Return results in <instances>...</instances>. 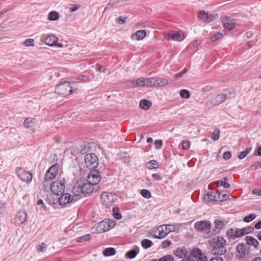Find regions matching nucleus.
Returning <instances> with one entry per match:
<instances>
[{
	"label": "nucleus",
	"instance_id": "nucleus-17",
	"mask_svg": "<svg viewBox=\"0 0 261 261\" xmlns=\"http://www.w3.org/2000/svg\"><path fill=\"white\" fill-rule=\"evenodd\" d=\"M191 255L195 258L197 261H207V256L201 252L199 249H194L191 252Z\"/></svg>",
	"mask_w": 261,
	"mask_h": 261
},
{
	"label": "nucleus",
	"instance_id": "nucleus-13",
	"mask_svg": "<svg viewBox=\"0 0 261 261\" xmlns=\"http://www.w3.org/2000/svg\"><path fill=\"white\" fill-rule=\"evenodd\" d=\"M168 40L181 41L185 38V35L181 31H178L175 33L167 34L165 36Z\"/></svg>",
	"mask_w": 261,
	"mask_h": 261
},
{
	"label": "nucleus",
	"instance_id": "nucleus-14",
	"mask_svg": "<svg viewBox=\"0 0 261 261\" xmlns=\"http://www.w3.org/2000/svg\"><path fill=\"white\" fill-rule=\"evenodd\" d=\"M214 222L215 227L212 230V235L219 233L221 230L223 229L226 225V223L225 222L219 219H215Z\"/></svg>",
	"mask_w": 261,
	"mask_h": 261
},
{
	"label": "nucleus",
	"instance_id": "nucleus-16",
	"mask_svg": "<svg viewBox=\"0 0 261 261\" xmlns=\"http://www.w3.org/2000/svg\"><path fill=\"white\" fill-rule=\"evenodd\" d=\"M168 233L167 226L165 225H162L158 228L155 233L154 234V238L162 239L165 238Z\"/></svg>",
	"mask_w": 261,
	"mask_h": 261
},
{
	"label": "nucleus",
	"instance_id": "nucleus-34",
	"mask_svg": "<svg viewBox=\"0 0 261 261\" xmlns=\"http://www.w3.org/2000/svg\"><path fill=\"white\" fill-rule=\"evenodd\" d=\"M146 36V32L144 30H139L137 31L135 34H133V37L135 36L137 40H142Z\"/></svg>",
	"mask_w": 261,
	"mask_h": 261
},
{
	"label": "nucleus",
	"instance_id": "nucleus-59",
	"mask_svg": "<svg viewBox=\"0 0 261 261\" xmlns=\"http://www.w3.org/2000/svg\"><path fill=\"white\" fill-rule=\"evenodd\" d=\"M187 71V69L185 68L184 70L182 71H180L174 75V77L176 78H178L181 77L185 73H186Z\"/></svg>",
	"mask_w": 261,
	"mask_h": 261
},
{
	"label": "nucleus",
	"instance_id": "nucleus-27",
	"mask_svg": "<svg viewBox=\"0 0 261 261\" xmlns=\"http://www.w3.org/2000/svg\"><path fill=\"white\" fill-rule=\"evenodd\" d=\"M36 119L33 118H27L24 120L23 125L25 127L31 128L35 125Z\"/></svg>",
	"mask_w": 261,
	"mask_h": 261
},
{
	"label": "nucleus",
	"instance_id": "nucleus-41",
	"mask_svg": "<svg viewBox=\"0 0 261 261\" xmlns=\"http://www.w3.org/2000/svg\"><path fill=\"white\" fill-rule=\"evenodd\" d=\"M59 168V165L57 164L53 165L50 168L47 170L49 172H50L53 174H55L56 176L58 173V170Z\"/></svg>",
	"mask_w": 261,
	"mask_h": 261
},
{
	"label": "nucleus",
	"instance_id": "nucleus-2",
	"mask_svg": "<svg viewBox=\"0 0 261 261\" xmlns=\"http://www.w3.org/2000/svg\"><path fill=\"white\" fill-rule=\"evenodd\" d=\"M94 190V185L88 181L82 184H76L72 188V193L75 196L80 195V194H88L92 193Z\"/></svg>",
	"mask_w": 261,
	"mask_h": 261
},
{
	"label": "nucleus",
	"instance_id": "nucleus-21",
	"mask_svg": "<svg viewBox=\"0 0 261 261\" xmlns=\"http://www.w3.org/2000/svg\"><path fill=\"white\" fill-rule=\"evenodd\" d=\"M58 41V38L54 35H49L44 39L45 43L50 46L56 45Z\"/></svg>",
	"mask_w": 261,
	"mask_h": 261
},
{
	"label": "nucleus",
	"instance_id": "nucleus-6",
	"mask_svg": "<svg viewBox=\"0 0 261 261\" xmlns=\"http://www.w3.org/2000/svg\"><path fill=\"white\" fill-rule=\"evenodd\" d=\"M66 181L64 178L56 180L51 183L50 191L55 195H60L64 193Z\"/></svg>",
	"mask_w": 261,
	"mask_h": 261
},
{
	"label": "nucleus",
	"instance_id": "nucleus-37",
	"mask_svg": "<svg viewBox=\"0 0 261 261\" xmlns=\"http://www.w3.org/2000/svg\"><path fill=\"white\" fill-rule=\"evenodd\" d=\"M155 77L145 78V87L155 86Z\"/></svg>",
	"mask_w": 261,
	"mask_h": 261
},
{
	"label": "nucleus",
	"instance_id": "nucleus-43",
	"mask_svg": "<svg viewBox=\"0 0 261 261\" xmlns=\"http://www.w3.org/2000/svg\"><path fill=\"white\" fill-rule=\"evenodd\" d=\"M256 218V215L254 214H250V215L245 216L243 218V221L245 222H250L253 220H254Z\"/></svg>",
	"mask_w": 261,
	"mask_h": 261
},
{
	"label": "nucleus",
	"instance_id": "nucleus-46",
	"mask_svg": "<svg viewBox=\"0 0 261 261\" xmlns=\"http://www.w3.org/2000/svg\"><path fill=\"white\" fill-rule=\"evenodd\" d=\"M223 36V34L220 32H217L211 37L212 41H216Z\"/></svg>",
	"mask_w": 261,
	"mask_h": 261
},
{
	"label": "nucleus",
	"instance_id": "nucleus-49",
	"mask_svg": "<svg viewBox=\"0 0 261 261\" xmlns=\"http://www.w3.org/2000/svg\"><path fill=\"white\" fill-rule=\"evenodd\" d=\"M56 177V175L50 172H49L47 171L46 173H45V176L44 177V179L45 180H48L49 181H51L53 179L55 178Z\"/></svg>",
	"mask_w": 261,
	"mask_h": 261
},
{
	"label": "nucleus",
	"instance_id": "nucleus-3",
	"mask_svg": "<svg viewBox=\"0 0 261 261\" xmlns=\"http://www.w3.org/2000/svg\"><path fill=\"white\" fill-rule=\"evenodd\" d=\"M194 228L196 231L203 233L205 238L212 236V231H211V224L209 221H198L194 224Z\"/></svg>",
	"mask_w": 261,
	"mask_h": 261
},
{
	"label": "nucleus",
	"instance_id": "nucleus-12",
	"mask_svg": "<svg viewBox=\"0 0 261 261\" xmlns=\"http://www.w3.org/2000/svg\"><path fill=\"white\" fill-rule=\"evenodd\" d=\"M226 236L229 240H234L241 237L239 229L238 228H230L226 232Z\"/></svg>",
	"mask_w": 261,
	"mask_h": 261
},
{
	"label": "nucleus",
	"instance_id": "nucleus-56",
	"mask_svg": "<svg viewBox=\"0 0 261 261\" xmlns=\"http://www.w3.org/2000/svg\"><path fill=\"white\" fill-rule=\"evenodd\" d=\"M182 148L184 150H188L190 148V143L187 141H183L182 142Z\"/></svg>",
	"mask_w": 261,
	"mask_h": 261
},
{
	"label": "nucleus",
	"instance_id": "nucleus-22",
	"mask_svg": "<svg viewBox=\"0 0 261 261\" xmlns=\"http://www.w3.org/2000/svg\"><path fill=\"white\" fill-rule=\"evenodd\" d=\"M245 241L246 242V245L253 246L255 249H258L259 246V242L255 238L251 236H246L245 237Z\"/></svg>",
	"mask_w": 261,
	"mask_h": 261
},
{
	"label": "nucleus",
	"instance_id": "nucleus-36",
	"mask_svg": "<svg viewBox=\"0 0 261 261\" xmlns=\"http://www.w3.org/2000/svg\"><path fill=\"white\" fill-rule=\"evenodd\" d=\"M141 245L143 248L147 249L151 247L153 245V242L148 239H143L141 242Z\"/></svg>",
	"mask_w": 261,
	"mask_h": 261
},
{
	"label": "nucleus",
	"instance_id": "nucleus-4",
	"mask_svg": "<svg viewBox=\"0 0 261 261\" xmlns=\"http://www.w3.org/2000/svg\"><path fill=\"white\" fill-rule=\"evenodd\" d=\"M250 246L244 243H239L237 246V256L242 261H246L250 254Z\"/></svg>",
	"mask_w": 261,
	"mask_h": 261
},
{
	"label": "nucleus",
	"instance_id": "nucleus-58",
	"mask_svg": "<svg viewBox=\"0 0 261 261\" xmlns=\"http://www.w3.org/2000/svg\"><path fill=\"white\" fill-rule=\"evenodd\" d=\"M231 153L230 151H226L223 153V157L225 160H228L230 159Z\"/></svg>",
	"mask_w": 261,
	"mask_h": 261
},
{
	"label": "nucleus",
	"instance_id": "nucleus-40",
	"mask_svg": "<svg viewBox=\"0 0 261 261\" xmlns=\"http://www.w3.org/2000/svg\"><path fill=\"white\" fill-rule=\"evenodd\" d=\"M132 83L139 87H145V78L143 77L138 79L135 81H132Z\"/></svg>",
	"mask_w": 261,
	"mask_h": 261
},
{
	"label": "nucleus",
	"instance_id": "nucleus-33",
	"mask_svg": "<svg viewBox=\"0 0 261 261\" xmlns=\"http://www.w3.org/2000/svg\"><path fill=\"white\" fill-rule=\"evenodd\" d=\"M50 181L49 180L47 179L45 180L44 179L42 182L41 190L45 192H47L50 190V186H51V184H50Z\"/></svg>",
	"mask_w": 261,
	"mask_h": 261
},
{
	"label": "nucleus",
	"instance_id": "nucleus-42",
	"mask_svg": "<svg viewBox=\"0 0 261 261\" xmlns=\"http://www.w3.org/2000/svg\"><path fill=\"white\" fill-rule=\"evenodd\" d=\"M251 149V148H246L244 151L241 152L238 155V158L240 160L244 159L250 152Z\"/></svg>",
	"mask_w": 261,
	"mask_h": 261
},
{
	"label": "nucleus",
	"instance_id": "nucleus-7",
	"mask_svg": "<svg viewBox=\"0 0 261 261\" xmlns=\"http://www.w3.org/2000/svg\"><path fill=\"white\" fill-rule=\"evenodd\" d=\"M85 163L86 166L89 169H94L99 164L97 155L94 153H88L85 156Z\"/></svg>",
	"mask_w": 261,
	"mask_h": 261
},
{
	"label": "nucleus",
	"instance_id": "nucleus-63",
	"mask_svg": "<svg viewBox=\"0 0 261 261\" xmlns=\"http://www.w3.org/2000/svg\"><path fill=\"white\" fill-rule=\"evenodd\" d=\"M240 234L241 237H243L247 234H248L246 228H243L242 229H239Z\"/></svg>",
	"mask_w": 261,
	"mask_h": 261
},
{
	"label": "nucleus",
	"instance_id": "nucleus-8",
	"mask_svg": "<svg viewBox=\"0 0 261 261\" xmlns=\"http://www.w3.org/2000/svg\"><path fill=\"white\" fill-rule=\"evenodd\" d=\"M218 15L217 14L206 13L204 11H199L198 13V18L203 22L209 23L216 20Z\"/></svg>",
	"mask_w": 261,
	"mask_h": 261
},
{
	"label": "nucleus",
	"instance_id": "nucleus-26",
	"mask_svg": "<svg viewBox=\"0 0 261 261\" xmlns=\"http://www.w3.org/2000/svg\"><path fill=\"white\" fill-rule=\"evenodd\" d=\"M228 179L227 177H224L222 180H217L216 182V185L217 187L223 186L224 188H229L230 185L227 182Z\"/></svg>",
	"mask_w": 261,
	"mask_h": 261
},
{
	"label": "nucleus",
	"instance_id": "nucleus-30",
	"mask_svg": "<svg viewBox=\"0 0 261 261\" xmlns=\"http://www.w3.org/2000/svg\"><path fill=\"white\" fill-rule=\"evenodd\" d=\"M225 193L222 192H219V191H217V196L218 198V201H222L227 200L229 198V194L225 191Z\"/></svg>",
	"mask_w": 261,
	"mask_h": 261
},
{
	"label": "nucleus",
	"instance_id": "nucleus-5",
	"mask_svg": "<svg viewBox=\"0 0 261 261\" xmlns=\"http://www.w3.org/2000/svg\"><path fill=\"white\" fill-rule=\"evenodd\" d=\"M56 93L59 95L63 96L68 95L71 94L73 90H72L69 82H65L58 84L55 88Z\"/></svg>",
	"mask_w": 261,
	"mask_h": 261
},
{
	"label": "nucleus",
	"instance_id": "nucleus-25",
	"mask_svg": "<svg viewBox=\"0 0 261 261\" xmlns=\"http://www.w3.org/2000/svg\"><path fill=\"white\" fill-rule=\"evenodd\" d=\"M139 251V248L138 246H136L134 249L127 251L125 254V257L127 258L133 259L136 256Z\"/></svg>",
	"mask_w": 261,
	"mask_h": 261
},
{
	"label": "nucleus",
	"instance_id": "nucleus-19",
	"mask_svg": "<svg viewBox=\"0 0 261 261\" xmlns=\"http://www.w3.org/2000/svg\"><path fill=\"white\" fill-rule=\"evenodd\" d=\"M27 214L25 211H19L17 213L15 217V222L16 224L20 225L23 224L27 220Z\"/></svg>",
	"mask_w": 261,
	"mask_h": 261
},
{
	"label": "nucleus",
	"instance_id": "nucleus-35",
	"mask_svg": "<svg viewBox=\"0 0 261 261\" xmlns=\"http://www.w3.org/2000/svg\"><path fill=\"white\" fill-rule=\"evenodd\" d=\"M48 18L50 21H56L59 18V14L56 11H51L49 13Z\"/></svg>",
	"mask_w": 261,
	"mask_h": 261
},
{
	"label": "nucleus",
	"instance_id": "nucleus-29",
	"mask_svg": "<svg viewBox=\"0 0 261 261\" xmlns=\"http://www.w3.org/2000/svg\"><path fill=\"white\" fill-rule=\"evenodd\" d=\"M151 105V102L147 99L141 100L139 103L140 108L144 110L149 109Z\"/></svg>",
	"mask_w": 261,
	"mask_h": 261
},
{
	"label": "nucleus",
	"instance_id": "nucleus-9",
	"mask_svg": "<svg viewBox=\"0 0 261 261\" xmlns=\"http://www.w3.org/2000/svg\"><path fill=\"white\" fill-rule=\"evenodd\" d=\"M16 173L20 179L23 181L29 182L32 179V174L22 168H16Z\"/></svg>",
	"mask_w": 261,
	"mask_h": 261
},
{
	"label": "nucleus",
	"instance_id": "nucleus-1",
	"mask_svg": "<svg viewBox=\"0 0 261 261\" xmlns=\"http://www.w3.org/2000/svg\"><path fill=\"white\" fill-rule=\"evenodd\" d=\"M226 240L222 237H216L208 241L209 245L212 247V252L215 255H223L226 252Z\"/></svg>",
	"mask_w": 261,
	"mask_h": 261
},
{
	"label": "nucleus",
	"instance_id": "nucleus-20",
	"mask_svg": "<svg viewBox=\"0 0 261 261\" xmlns=\"http://www.w3.org/2000/svg\"><path fill=\"white\" fill-rule=\"evenodd\" d=\"M223 22L224 27L229 31L236 26L234 20L227 16L224 17Z\"/></svg>",
	"mask_w": 261,
	"mask_h": 261
},
{
	"label": "nucleus",
	"instance_id": "nucleus-28",
	"mask_svg": "<svg viewBox=\"0 0 261 261\" xmlns=\"http://www.w3.org/2000/svg\"><path fill=\"white\" fill-rule=\"evenodd\" d=\"M155 86H164L168 84V80L165 78L155 77Z\"/></svg>",
	"mask_w": 261,
	"mask_h": 261
},
{
	"label": "nucleus",
	"instance_id": "nucleus-50",
	"mask_svg": "<svg viewBox=\"0 0 261 261\" xmlns=\"http://www.w3.org/2000/svg\"><path fill=\"white\" fill-rule=\"evenodd\" d=\"M23 44L25 46H33L34 45V40L33 39H27L23 42Z\"/></svg>",
	"mask_w": 261,
	"mask_h": 261
},
{
	"label": "nucleus",
	"instance_id": "nucleus-51",
	"mask_svg": "<svg viewBox=\"0 0 261 261\" xmlns=\"http://www.w3.org/2000/svg\"><path fill=\"white\" fill-rule=\"evenodd\" d=\"M165 226H167L168 233L176 231L177 229V227L174 225L168 224L165 225Z\"/></svg>",
	"mask_w": 261,
	"mask_h": 261
},
{
	"label": "nucleus",
	"instance_id": "nucleus-55",
	"mask_svg": "<svg viewBox=\"0 0 261 261\" xmlns=\"http://www.w3.org/2000/svg\"><path fill=\"white\" fill-rule=\"evenodd\" d=\"M214 106H215V105H214L213 99L211 101L206 102L205 104V107L207 109H211Z\"/></svg>",
	"mask_w": 261,
	"mask_h": 261
},
{
	"label": "nucleus",
	"instance_id": "nucleus-32",
	"mask_svg": "<svg viewBox=\"0 0 261 261\" xmlns=\"http://www.w3.org/2000/svg\"><path fill=\"white\" fill-rule=\"evenodd\" d=\"M204 198L207 201H218L217 193L214 194L213 192H210L207 193L204 196Z\"/></svg>",
	"mask_w": 261,
	"mask_h": 261
},
{
	"label": "nucleus",
	"instance_id": "nucleus-11",
	"mask_svg": "<svg viewBox=\"0 0 261 261\" xmlns=\"http://www.w3.org/2000/svg\"><path fill=\"white\" fill-rule=\"evenodd\" d=\"M100 198L102 203L106 208H110L114 202L113 195L111 194H108L107 192L102 193Z\"/></svg>",
	"mask_w": 261,
	"mask_h": 261
},
{
	"label": "nucleus",
	"instance_id": "nucleus-52",
	"mask_svg": "<svg viewBox=\"0 0 261 261\" xmlns=\"http://www.w3.org/2000/svg\"><path fill=\"white\" fill-rule=\"evenodd\" d=\"M77 79L81 81L87 82L90 81V77L87 75H81L78 76Z\"/></svg>",
	"mask_w": 261,
	"mask_h": 261
},
{
	"label": "nucleus",
	"instance_id": "nucleus-10",
	"mask_svg": "<svg viewBox=\"0 0 261 261\" xmlns=\"http://www.w3.org/2000/svg\"><path fill=\"white\" fill-rule=\"evenodd\" d=\"M101 179L100 172L97 170H94L91 171L87 176V181L95 186L98 184Z\"/></svg>",
	"mask_w": 261,
	"mask_h": 261
},
{
	"label": "nucleus",
	"instance_id": "nucleus-48",
	"mask_svg": "<svg viewBox=\"0 0 261 261\" xmlns=\"http://www.w3.org/2000/svg\"><path fill=\"white\" fill-rule=\"evenodd\" d=\"M180 95L182 98H188L190 96V94L189 91L186 89H182L180 90Z\"/></svg>",
	"mask_w": 261,
	"mask_h": 261
},
{
	"label": "nucleus",
	"instance_id": "nucleus-31",
	"mask_svg": "<svg viewBox=\"0 0 261 261\" xmlns=\"http://www.w3.org/2000/svg\"><path fill=\"white\" fill-rule=\"evenodd\" d=\"M102 254L105 256H112L116 254V250L114 248H106L102 251Z\"/></svg>",
	"mask_w": 261,
	"mask_h": 261
},
{
	"label": "nucleus",
	"instance_id": "nucleus-62",
	"mask_svg": "<svg viewBox=\"0 0 261 261\" xmlns=\"http://www.w3.org/2000/svg\"><path fill=\"white\" fill-rule=\"evenodd\" d=\"M80 6L77 5H72L71 7H70V10L71 12H73L79 9Z\"/></svg>",
	"mask_w": 261,
	"mask_h": 261
},
{
	"label": "nucleus",
	"instance_id": "nucleus-61",
	"mask_svg": "<svg viewBox=\"0 0 261 261\" xmlns=\"http://www.w3.org/2000/svg\"><path fill=\"white\" fill-rule=\"evenodd\" d=\"M152 178L156 180H161L162 179V176L158 173H154L152 175Z\"/></svg>",
	"mask_w": 261,
	"mask_h": 261
},
{
	"label": "nucleus",
	"instance_id": "nucleus-44",
	"mask_svg": "<svg viewBox=\"0 0 261 261\" xmlns=\"http://www.w3.org/2000/svg\"><path fill=\"white\" fill-rule=\"evenodd\" d=\"M220 138V129L218 128H215L213 133L212 138L214 141L218 140Z\"/></svg>",
	"mask_w": 261,
	"mask_h": 261
},
{
	"label": "nucleus",
	"instance_id": "nucleus-39",
	"mask_svg": "<svg viewBox=\"0 0 261 261\" xmlns=\"http://www.w3.org/2000/svg\"><path fill=\"white\" fill-rule=\"evenodd\" d=\"M147 166L148 169H156L158 168V163L155 160H151L147 163Z\"/></svg>",
	"mask_w": 261,
	"mask_h": 261
},
{
	"label": "nucleus",
	"instance_id": "nucleus-38",
	"mask_svg": "<svg viewBox=\"0 0 261 261\" xmlns=\"http://www.w3.org/2000/svg\"><path fill=\"white\" fill-rule=\"evenodd\" d=\"M113 215L114 217L117 220H119L122 218L119 208L117 207H113Z\"/></svg>",
	"mask_w": 261,
	"mask_h": 261
},
{
	"label": "nucleus",
	"instance_id": "nucleus-45",
	"mask_svg": "<svg viewBox=\"0 0 261 261\" xmlns=\"http://www.w3.org/2000/svg\"><path fill=\"white\" fill-rule=\"evenodd\" d=\"M174 257L172 255H166L159 258L158 261H173Z\"/></svg>",
	"mask_w": 261,
	"mask_h": 261
},
{
	"label": "nucleus",
	"instance_id": "nucleus-53",
	"mask_svg": "<svg viewBox=\"0 0 261 261\" xmlns=\"http://www.w3.org/2000/svg\"><path fill=\"white\" fill-rule=\"evenodd\" d=\"M37 247L38 252H44L45 251L46 249L45 245L44 243H41L40 245H39Z\"/></svg>",
	"mask_w": 261,
	"mask_h": 261
},
{
	"label": "nucleus",
	"instance_id": "nucleus-60",
	"mask_svg": "<svg viewBox=\"0 0 261 261\" xmlns=\"http://www.w3.org/2000/svg\"><path fill=\"white\" fill-rule=\"evenodd\" d=\"M171 244V242L169 240H165L162 242V246L164 248H166L170 246Z\"/></svg>",
	"mask_w": 261,
	"mask_h": 261
},
{
	"label": "nucleus",
	"instance_id": "nucleus-57",
	"mask_svg": "<svg viewBox=\"0 0 261 261\" xmlns=\"http://www.w3.org/2000/svg\"><path fill=\"white\" fill-rule=\"evenodd\" d=\"M249 168L251 170H252V169L256 170L258 168H261V163H257L256 164L251 165L250 166Z\"/></svg>",
	"mask_w": 261,
	"mask_h": 261
},
{
	"label": "nucleus",
	"instance_id": "nucleus-23",
	"mask_svg": "<svg viewBox=\"0 0 261 261\" xmlns=\"http://www.w3.org/2000/svg\"><path fill=\"white\" fill-rule=\"evenodd\" d=\"M188 251L184 247L177 248L174 252V254L180 258L186 257Z\"/></svg>",
	"mask_w": 261,
	"mask_h": 261
},
{
	"label": "nucleus",
	"instance_id": "nucleus-24",
	"mask_svg": "<svg viewBox=\"0 0 261 261\" xmlns=\"http://www.w3.org/2000/svg\"><path fill=\"white\" fill-rule=\"evenodd\" d=\"M226 99V95L225 94H220L217 95L213 100L214 105L217 106L223 103Z\"/></svg>",
	"mask_w": 261,
	"mask_h": 261
},
{
	"label": "nucleus",
	"instance_id": "nucleus-64",
	"mask_svg": "<svg viewBox=\"0 0 261 261\" xmlns=\"http://www.w3.org/2000/svg\"><path fill=\"white\" fill-rule=\"evenodd\" d=\"M210 261H224V260L221 257L216 256L215 257L212 258Z\"/></svg>",
	"mask_w": 261,
	"mask_h": 261
},
{
	"label": "nucleus",
	"instance_id": "nucleus-15",
	"mask_svg": "<svg viewBox=\"0 0 261 261\" xmlns=\"http://www.w3.org/2000/svg\"><path fill=\"white\" fill-rule=\"evenodd\" d=\"M61 195V196L59 199V202L60 205H65L76 200L74 199L73 196H71L69 193H62Z\"/></svg>",
	"mask_w": 261,
	"mask_h": 261
},
{
	"label": "nucleus",
	"instance_id": "nucleus-54",
	"mask_svg": "<svg viewBox=\"0 0 261 261\" xmlns=\"http://www.w3.org/2000/svg\"><path fill=\"white\" fill-rule=\"evenodd\" d=\"M163 145V142L162 140H155L154 141V146L155 148L156 149H159L161 148Z\"/></svg>",
	"mask_w": 261,
	"mask_h": 261
},
{
	"label": "nucleus",
	"instance_id": "nucleus-18",
	"mask_svg": "<svg viewBox=\"0 0 261 261\" xmlns=\"http://www.w3.org/2000/svg\"><path fill=\"white\" fill-rule=\"evenodd\" d=\"M113 228L109 221H102L97 224V230L98 232H105Z\"/></svg>",
	"mask_w": 261,
	"mask_h": 261
},
{
	"label": "nucleus",
	"instance_id": "nucleus-47",
	"mask_svg": "<svg viewBox=\"0 0 261 261\" xmlns=\"http://www.w3.org/2000/svg\"><path fill=\"white\" fill-rule=\"evenodd\" d=\"M141 195L145 198H149L151 197V194L150 193V192L147 190H146V189H143L141 191V192H140Z\"/></svg>",
	"mask_w": 261,
	"mask_h": 261
}]
</instances>
